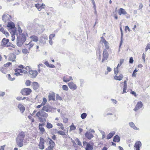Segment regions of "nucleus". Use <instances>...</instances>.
I'll return each instance as SVG.
<instances>
[{"instance_id": "1", "label": "nucleus", "mask_w": 150, "mask_h": 150, "mask_svg": "<svg viewBox=\"0 0 150 150\" xmlns=\"http://www.w3.org/2000/svg\"><path fill=\"white\" fill-rule=\"evenodd\" d=\"M36 116L39 118V120L42 123L39 125V129L42 134L45 132V129L43 126L45 125V122L46 121V118L47 117L48 114L44 112H38L36 114Z\"/></svg>"}, {"instance_id": "2", "label": "nucleus", "mask_w": 150, "mask_h": 150, "mask_svg": "<svg viewBox=\"0 0 150 150\" xmlns=\"http://www.w3.org/2000/svg\"><path fill=\"white\" fill-rule=\"evenodd\" d=\"M25 136V133L23 132H21L17 136L16 142L17 144L20 147H21L23 145V142Z\"/></svg>"}, {"instance_id": "3", "label": "nucleus", "mask_w": 150, "mask_h": 150, "mask_svg": "<svg viewBox=\"0 0 150 150\" xmlns=\"http://www.w3.org/2000/svg\"><path fill=\"white\" fill-rule=\"evenodd\" d=\"M24 67L23 65H21L19 66L17 68L14 70L15 72L14 74V75L16 76H18L19 75H22V74H20V73H24V74L27 73V71L26 70L22 69H23Z\"/></svg>"}, {"instance_id": "4", "label": "nucleus", "mask_w": 150, "mask_h": 150, "mask_svg": "<svg viewBox=\"0 0 150 150\" xmlns=\"http://www.w3.org/2000/svg\"><path fill=\"white\" fill-rule=\"evenodd\" d=\"M49 139L48 143L49 144L48 147L45 150H53V148L55 146V143L50 138H48Z\"/></svg>"}, {"instance_id": "5", "label": "nucleus", "mask_w": 150, "mask_h": 150, "mask_svg": "<svg viewBox=\"0 0 150 150\" xmlns=\"http://www.w3.org/2000/svg\"><path fill=\"white\" fill-rule=\"evenodd\" d=\"M45 139L43 137H41L38 145L39 148L40 149L43 150L45 148Z\"/></svg>"}, {"instance_id": "6", "label": "nucleus", "mask_w": 150, "mask_h": 150, "mask_svg": "<svg viewBox=\"0 0 150 150\" xmlns=\"http://www.w3.org/2000/svg\"><path fill=\"white\" fill-rule=\"evenodd\" d=\"M31 92V89L29 88H23L21 90V91L22 94L24 96H28L29 95Z\"/></svg>"}, {"instance_id": "7", "label": "nucleus", "mask_w": 150, "mask_h": 150, "mask_svg": "<svg viewBox=\"0 0 150 150\" xmlns=\"http://www.w3.org/2000/svg\"><path fill=\"white\" fill-rule=\"evenodd\" d=\"M9 40L8 39L4 38L1 41V45L3 46L9 47V45H11L9 44H10V43L9 42Z\"/></svg>"}, {"instance_id": "8", "label": "nucleus", "mask_w": 150, "mask_h": 150, "mask_svg": "<svg viewBox=\"0 0 150 150\" xmlns=\"http://www.w3.org/2000/svg\"><path fill=\"white\" fill-rule=\"evenodd\" d=\"M108 54L106 49H104L103 53V57L102 60V62H104L105 60H107L108 58Z\"/></svg>"}, {"instance_id": "9", "label": "nucleus", "mask_w": 150, "mask_h": 150, "mask_svg": "<svg viewBox=\"0 0 150 150\" xmlns=\"http://www.w3.org/2000/svg\"><path fill=\"white\" fill-rule=\"evenodd\" d=\"M68 85L69 88L72 91L76 90L77 88L76 85L72 81L69 82L68 83Z\"/></svg>"}, {"instance_id": "10", "label": "nucleus", "mask_w": 150, "mask_h": 150, "mask_svg": "<svg viewBox=\"0 0 150 150\" xmlns=\"http://www.w3.org/2000/svg\"><path fill=\"white\" fill-rule=\"evenodd\" d=\"M29 73L30 74V76L32 78H34L36 77L38 75V72L37 71L35 70L33 71L30 69L29 71Z\"/></svg>"}, {"instance_id": "11", "label": "nucleus", "mask_w": 150, "mask_h": 150, "mask_svg": "<svg viewBox=\"0 0 150 150\" xmlns=\"http://www.w3.org/2000/svg\"><path fill=\"white\" fill-rule=\"evenodd\" d=\"M11 18V16L7 14H4L2 17V20L4 22L9 21Z\"/></svg>"}, {"instance_id": "12", "label": "nucleus", "mask_w": 150, "mask_h": 150, "mask_svg": "<svg viewBox=\"0 0 150 150\" xmlns=\"http://www.w3.org/2000/svg\"><path fill=\"white\" fill-rule=\"evenodd\" d=\"M142 146V144L139 141H137L134 144V147L135 148V150H140V148Z\"/></svg>"}, {"instance_id": "13", "label": "nucleus", "mask_w": 150, "mask_h": 150, "mask_svg": "<svg viewBox=\"0 0 150 150\" xmlns=\"http://www.w3.org/2000/svg\"><path fill=\"white\" fill-rule=\"evenodd\" d=\"M48 100L49 101L55 100V93L54 92L51 93H49L48 95Z\"/></svg>"}, {"instance_id": "14", "label": "nucleus", "mask_w": 150, "mask_h": 150, "mask_svg": "<svg viewBox=\"0 0 150 150\" xmlns=\"http://www.w3.org/2000/svg\"><path fill=\"white\" fill-rule=\"evenodd\" d=\"M42 110L46 112H49L51 111L52 108L50 105H47L43 106Z\"/></svg>"}, {"instance_id": "15", "label": "nucleus", "mask_w": 150, "mask_h": 150, "mask_svg": "<svg viewBox=\"0 0 150 150\" xmlns=\"http://www.w3.org/2000/svg\"><path fill=\"white\" fill-rule=\"evenodd\" d=\"M73 79L72 77L71 76H64L63 79V81L65 82H67L70 81H72Z\"/></svg>"}, {"instance_id": "16", "label": "nucleus", "mask_w": 150, "mask_h": 150, "mask_svg": "<svg viewBox=\"0 0 150 150\" xmlns=\"http://www.w3.org/2000/svg\"><path fill=\"white\" fill-rule=\"evenodd\" d=\"M124 61V59H121L120 61V64L119 65V64H118L117 67L116 68H115L114 69V73L115 74L117 75V74L118 73V67L119 66H120L121 64H122L123 62Z\"/></svg>"}, {"instance_id": "17", "label": "nucleus", "mask_w": 150, "mask_h": 150, "mask_svg": "<svg viewBox=\"0 0 150 150\" xmlns=\"http://www.w3.org/2000/svg\"><path fill=\"white\" fill-rule=\"evenodd\" d=\"M85 137L88 139H91L93 137V135L91 133L87 132L85 134Z\"/></svg>"}, {"instance_id": "18", "label": "nucleus", "mask_w": 150, "mask_h": 150, "mask_svg": "<svg viewBox=\"0 0 150 150\" xmlns=\"http://www.w3.org/2000/svg\"><path fill=\"white\" fill-rule=\"evenodd\" d=\"M48 39L47 36H42L40 37L39 42L41 43L45 44L46 43V41Z\"/></svg>"}, {"instance_id": "19", "label": "nucleus", "mask_w": 150, "mask_h": 150, "mask_svg": "<svg viewBox=\"0 0 150 150\" xmlns=\"http://www.w3.org/2000/svg\"><path fill=\"white\" fill-rule=\"evenodd\" d=\"M127 12L123 8H120L118 11V13L120 16H121L122 15H125L127 14Z\"/></svg>"}, {"instance_id": "20", "label": "nucleus", "mask_w": 150, "mask_h": 150, "mask_svg": "<svg viewBox=\"0 0 150 150\" xmlns=\"http://www.w3.org/2000/svg\"><path fill=\"white\" fill-rule=\"evenodd\" d=\"M24 42H22V41L20 39V37H17L16 44L18 46L21 47Z\"/></svg>"}, {"instance_id": "21", "label": "nucleus", "mask_w": 150, "mask_h": 150, "mask_svg": "<svg viewBox=\"0 0 150 150\" xmlns=\"http://www.w3.org/2000/svg\"><path fill=\"white\" fill-rule=\"evenodd\" d=\"M18 37H20V39L23 42H25L26 39V37L25 33H23L20 36Z\"/></svg>"}, {"instance_id": "22", "label": "nucleus", "mask_w": 150, "mask_h": 150, "mask_svg": "<svg viewBox=\"0 0 150 150\" xmlns=\"http://www.w3.org/2000/svg\"><path fill=\"white\" fill-rule=\"evenodd\" d=\"M143 104H137L134 110L135 111H137L139 109L143 107Z\"/></svg>"}, {"instance_id": "23", "label": "nucleus", "mask_w": 150, "mask_h": 150, "mask_svg": "<svg viewBox=\"0 0 150 150\" xmlns=\"http://www.w3.org/2000/svg\"><path fill=\"white\" fill-rule=\"evenodd\" d=\"M16 58V55L12 53L10 54L9 57V60L12 61L13 62L15 61Z\"/></svg>"}, {"instance_id": "24", "label": "nucleus", "mask_w": 150, "mask_h": 150, "mask_svg": "<svg viewBox=\"0 0 150 150\" xmlns=\"http://www.w3.org/2000/svg\"><path fill=\"white\" fill-rule=\"evenodd\" d=\"M120 141V137L118 135H116L113 138V142H119Z\"/></svg>"}, {"instance_id": "25", "label": "nucleus", "mask_w": 150, "mask_h": 150, "mask_svg": "<svg viewBox=\"0 0 150 150\" xmlns=\"http://www.w3.org/2000/svg\"><path fill=\"white\" fill-rule=\"evenodd\" d=\"M7 26L11 29H13L15 27L14 24L12 22H8Z\"/></svg>"}, {"instance_id": "26", "label": "nucleus", "mask_w": 150, "mask_h": 150, "mask_svg": "<svg viewBox=\"0 0 150 150\" xmlns=\"http://www.w3.org/2000/svg\"><path fill=\"white\" fill-rule=\"evenodd\" d=\"M18 107L20 109L21 113H23L25 110V108L24 106L21 104H19L18 106Z\"/></svg>"}, {"instance_id": "27", "label": "nucleus", "mask_w": 150, "mask_h": 150, "mask_svg": "<svg viewBox=\"0 0 150 150\" xmlns=\"http://www.w3.org/2000/svg\"><path fill=\"white\" fill-rule=\"evenodd\" d=\"M32 86L33 89L35 90H37L39 86L38 83L37 82H33V83Z\"/></svg>"}, {"instance_id": "28", "label": "nucleus", "mask_w": 150, "mask_h": 150, "mask_svg": "<svg viewBox=\"0 0 150 150\" xmlns=\"http://www.w3.org/2000/svg\"><path fill=\"white\" fill-rule=\"evenodd\" d=\"M129 124L130 126L131 127L133 128L134 129L136 130H139V128L135 126L134 123L133 122H130L129 123Z\"/></svg>"}, {"instance_id": "29", "label": "nucleus", "mask_w": 150, "mask_h": 150, "mask_svg": "<svg viewBox=\"0 0 150 150\" xmlns=\"http://www.w3.org/2000/svg\"><path fill=\"white\" fill-rule=\"evenodd\" d=\"M123 78V75L120 74L118 76L116 75L114 76V79L115 80H117L119 81L121 80Z\"/></svg>"}, {"instance_id": "30", "label": "nucleus", "mask_w": 150, "mask_h": 150, "mask_svg": "<svg viewBox=\"0 0 150 150\" xmlns=\"http://www.w3.org/2000/svg\"><path fill=\"white\" fill-rule=\"evenodd\" d=\"M33 41L37 42L38 41V37L35 35H32L30 37Z\"/></svg>"}, {"instance_id": "31", "label": "nucleus", "mask_w": 150, "mask_h": 150, "mask_svg": "<svg viewBox=\"0 0 150 150\" xmlns=\"http://www.w3.org/2000/svg\"><path fill=\"white\" fill-rule=\"evenodd\" d=\"M93 146L90 144H87L86 148V150H92L93 149Z\"/></svg>"}, {"instance_id": "32", "label": "nucleus", "mask_w": 150, "mask_h": 150, "mask_svg": "<svg viewBox=\"0 0 150 150\" xmlns=\"http://www.w3.org/2000/svg\"><path fill=\"white\" fill-rule=\"evenodd\" d=\"M0 71L3 73L6 74L7 73V68L3 66L1 68H0Z\"/></svg>"}, {"instance_id": "33", "label": "nucleus", "mask_w": 150, "mask_h": 150, "mask_svg": "<svg viewBox=\"0 0 150 150\" xmlns=\"http://www.w3.org/2000/svg\"><path fill=\"white\" fill-rule=\"evenodd\" d=\"M107 71L105 72V75H106L108 74V72H110L112 71V69L110 67L107 66Z\"/></svg>"}, {"instance_id": "34", "label": "nucleus", "mask_w": 150, "mask_h": 150, "mask_svg": "<svg viewBox=\"0 0 150 150\" xmlns=\"http://www.w3.org/2000/svg\"><path fill=\"white\" fill-rule=\"evenodd\" d=\"M57 126L60 127V129L62 130H64V128L63 124L62 123H57Z\"/></svg>"}, {"instance_id": "35", "label": "nucleus", "mask_w": 150, "mask_h": 150, "mask_svg": "<svg viewBox=\"0 0 150 150\" xmlns=\"http://www.w3.org/2000/svg\"><path fill=\"white\" fill-rule=\"evenodd\" d=\"M32 42V41H31L28 44H27L26 43L25 44V45H29V46H28V49H29V50H30V49L33 47V44L32 43H31Z\"/></svg>"}, {"instance_id": "36", "label": "nucleus", "mask_w": 150, "mask_h": 150, "mask_svg": "<svg viewBox=\"0 0 150 150\" xmlns=\"http://www.w3.org/2000/svg\"><path fill=\"white\" fill-rule=\"evenodd\" d=\"M46 127L48 129H51L52 128V124L49 122H47L46 125Z\"/></svg>"}, {"instance_id": "37", "label": "nucleus", "mask_w": 150, "mask_h": 150, "mask_svg": "<svg viewBox=\"0 0 150 150\" xmlns=\"http://www.w3.org/2000/svg\"><path fill=\"white\" fill-rule=\"evenodd\" d=\"M100 38L101 40H100V43L101 44L103 43H104L105 42H107V41H106V40L103 36L101 37Z\"/></svg>"}, {"instance_id": "38", "label": "nucleus", "mask_w": 150, "mask_h": 150, "mask_svg": "<svg viewBox=\"0 0 150 150\" xmlns=\"http://www.w3.org/2000/svg\"><path fill=\"white\" fill-rule=\"evenodd\" d=\"M56 99L57 100H62V98L57 94L56 95Z\"/></svg>"}, {"instance_id": "39", "label": "nucleus", "mask_w": 150, "mask_h": 150, "mask_svg": "<svg viewBox=\"0 0 150 150\" xmlns=\"http://www.w3.org/2000/svg\"><path fill=\"white\" fill-rule=\"evenodd\" d=\"M105 46V49H106V50H108L109 49V43H108L107 41V42H105L104 43Z\"/></svg>"}, {"instance_id": "40", "label": "nucleus", "mask_w": 150, "mask_h": 150, "mask_svg": "<svg viewBox=\"0 0 150 150\" xmlns=\"http://www.w3.org/2000/svg\"><path fill=\"white\" fill-rule=\"evenodd\" d=\"M57 133L58 134L62 135H66L65 132L62 131H59L57 132Z\"/></svg>"}, {"instance_id": "41", "label": "nucleus", "mask_w": 150, "mask_h": 150, "mask_svg": "<svg viewBox=\"0 0 150 150\" xmlns=\"http://www.w3.org/2000/svg\"><path fill=\"white\" fill-rule=\"evenodd\" d=\"M70 130H74L76 129V127L73 124H72L70 126Z\"/></svg>"}, {"instance_id": "42", "label": "nucleus", "mask_w": 150, "mask_h": 150, "mask_svg": "<svg viewBox=\"0 0 150 150\" xmlns=\"http://www.w3.org/2000/svg\"><path fill=\"white\" fill-rule=\"evenodd\" d=\"M63 90L67 91L68 90L69 88L67 86L65 85H63L62 87Z\"/></svg>"}, {"instance_id": "43", "label": "nucleus", "mask_w": 150, "mask_h": 150, "mask_svg": "<svg viewBox=\"0 0 150 150\" xmlns=\"http://www.w3.org/2000/svg\"><path fill=\"white\" fill-rule=\"evenodd\" d=\"M123 36V32H121V40L120 41V45H119V51H120V47L121 46L122 43V38Z\"/></svg>"}, {"instance_id": "44", "label": "nucleus", "mask_w": 150, "mask_h": 150, "mask_svg": "<svg viewBox=\"0 0 150 150\" xmlns=\"http://www.w3.org/2000/svg\"><path fill=\"white\" fill-rule=\"evenodd\" d=\"M75 141L77 143V144L79 145H81V142L80 141L79 139L78 138H76L75 139Z\"/></svg>"}, {"instance_id": "45", "label": "nucleus", "mask_w": 150, "mask_h": 150, "mask_svg": "<svg viewBox=\"0 0 150 150\" xmlns=\"http://www.w3.org/2000/svg\"><path fill=\"white\" fill-rule=\"evenodd\" d=\"M31 81L29 80L26 81L25 84L27 86H28L30 85Z\"/></svg>"}, {"instance_id": "46", "label": "nucleus", "mask_w": 150, "mask_h": 150, "mask_svg": "<svg viewBox=\"0 0 150 150\" xmlns=\"http://www.w3.org/2000/svg\"><path fill=\"white\" fill-rule=\"evenodd\" d=\"M112 137V133H110L107 136V139H109Z\"/></svg>"}, {"instance_id": "47", "label": "nucleus", "mask_w": 150, "mask_h": 150, "mask_svg": "<svg viewBox=\"0 0 150 150\" xmlns=\"http://www.w3.org/2000/svg\"><path fill=\"white\" fill-rule=\"evenodd\" d=\"M86 114L85 113H84L81 115V117L82 119H84L86 117Z\"/></svg>"}, {"instance_id": "48", "label": "nucleus", "mask_w": 150, "mask_h": 150, "mask_svg": "<svg viewBox=\"0 0 150 150\" xmlns=\"http://www.w3.org/2000/svg\"><path fill=\"white\" fill-rule=\"evenodd\" d=\"M11 64V62H8L7 63L5 64L4 66L5 67H6L7 68V67L9 66Z\"/></svg>"}, {"instance_id": "49", "label": "nucleus", "mask_w": 150, "mask_h": 150, "mask_svg": "<svg viewBox=\"0 0 150 150\" xmlns=\"http://www.w3.org/2000/svg\"><path fill=\"white\" fill-rule=\"evenodd\" d=\"M63 122L64 123H68V119L67 118L64 117L63 118Z\"/></svg>"}, {"instance_id": "50", "label": "nucleus", "mask_w": 150, "mask_h": 150, "mask_svg": "<svg viewBox=\"0 0 150 150\" xmlns=\"http://www.w3.org/2000/svg\"><path fill=\"white\" fill-rule=\"evenodd\" d=\"M40 6V7H39V8H38V10L39 11H40L42 8H44L45 5L44 4H41V6Z\"/></svg>"}, {"instance_id": "51", "label": "nucleus", "mask_w": 150, "mask_h": 150, "mask_svg": "<svg viewBox=\"0 0 150 150\" xmlns=\"http://www.w3.org/2000/svg\"><path fill=\"white\" fill-rule=\"evenodd\" d=\"M8 79L10 80V81H14L15 80V78H11V75L10 74H8Z\"/></svg>"}, {"instance_id": "52", "label": "nucleus", "mask_w": 150, "mask_h": 150, "mask_svg": "<svg viewBox=\"0 0 150 150\" xmlns=\"http://www.w3.org/2000/svg\"><path fill=\"white\" fill-rule=\"evenodd\" d=\"M137 72V70L136 69L134 70L132 74V77H136V74H135V73Z\"/></svg>"}, {"instance_id": "53", "label": "nucleus", "mask_w": 150, "mask_h": 150, "mask_svg": "<svg viewBox=\"0 0 150 150\" xmlns=\"http://www.w3.org/2000/svg\"><path fill=\"white\" fill-rule=\"evenodd\" d=\"M22 52L23 53L25 54L29 53V52H28V50L26 49H23L22 50Z\"/></svg>"}, {"instance_id": "54", "label": "nucleus", "mask_w": 150, "mask_h": 150, "mask_svg": "<svg viewBox=\"0 0 150 150\" xmlns=\"http://www.w3.org/2000/svg\"><path fill=\"white\" fill-rule=\"evenodd\" d=\"M55 34L54 33L50 34L49 36V39H52V38L55 37Z\"/></svg>"}, {"instance_id": "55", "label": "nucleus", "mask_w": 150, "mask_h": 150, "mask_svg": "<svg viewBox=\"0 0 150 150\" xmlns=\"http://www.w3.org/2000/svg\"><path fill=\"white\" fill-rule=\"evenodd\" d=\"M91 1L92 2V4L93 5V7L94 8V9L96 11V4H95V2L94 1V0H91Z\"/></svg>"}, {"instance_id": "56", "label": "nucleus", "mask_w": 150, "mask_h": 150, "mask_svg": "<svg viewBox=\"0 0 150 150\" xmlns=\"http://www.w3.org/2000/svg\"><path fill=\"white\" fill-rule=\"evenodd\" d=\"M133 58L132 57H131L129 59V62L130 64H132L133 63Z\"/></svg>"}, {"instance_id": "57", "label": "nucleus", "mask_w": 150, "mask_h": 150, "mask_svg": "<svg viewBox=\"0 0 150 150\" xmlns=\"http://www.w3.org/2000/svg\"><path fill=\"white\" fill-rule=\"evenodd\" d=\"M148 49H150V44H148L145 48V51H147Z\"/></svg>"}, {"instance_id": "58", "label": "nucleus", "mask_w": 150, "mask_h": 150, "mask_svg": "<svg viewBox=\"0 0 150 150\" xmlns=\"http://www.w3.org/2000/svg\"><path fill=\"white\" fill-rule=\"evenodd\" d=\"M131 92L130 93L133 95L135 97H136L137 96V94L134 91H133L131 90Z\"/></svg>"}, {"instance_id": "59", "label": "nucleus", "mask_w": 150, "mask_h": 150, "mask_svg": "<svg viewBox=\"0 0 150 150\" xmlns=\"http://www.w3.org/2000/svg\"><path fill=\"white\" fill-rule=\"evenodd\" d=\"M52 132L53 133H57V130L56 129H53L52 130Z\"/></svg>"}, {"instance_id": "60", "label": "nucleus", "mask_w": 150, "mask_h": 150, "mask_svg": "<svg viewBox=\"0 0 150 150\" xmlns=\"http://www.w3.org/2000/svg\"><path fill=\"white\" fill-rule=\"evenodd\" d=\"M5 94V92H4L0 91V97L4 96Z\"/></svg>"}, {"instance_id": "61", "label": "nucleus", "mask_w": 150, "mask_h": 150, "mask_svg": "<svg viewBox=\"0 0 150 150\" xmlns=\"http://www.w3.org/2000/svg\"><path fill=\"white\" fill-rule=\"evenodd\" d=\"M18 31L19 32V33L20 34V33H21L22 32V30L21 28L19 27H18Z\"/></svg>"}, {"instance_id": "62", "label": "nucleus", "mask_w": 150, "mask_h": 150, "mask_svg": "<svg viewBox=\"0 0 150 150\" xmlns=\"http://www.w3.org/2000/svg\"><path fill=\"white\" fill-rule=\"evenodd\" d=\"M40 6H41V4H35V7L37 8V9H38V8H39V7H40Z\"/></svg>"}, {"instance_id": "63", "label": "nucleus", "mask_w": 150, "mask_h": 150, "mask_svg": "<svg viewBox=\"0 0 150 150\" xmlns=\"http://www.w3.org/2000/svg\"><path fill=\"white\" fill-rule=\"evenodd\" d=\"M25 69H24L25 70H26V71H29V70H30V69H30V67H28L27 66L25 68Z\"/></svg>"}, {"instance_id": "64", "label": "nucleus", "mask_w": 150, "mask_h": 150, "mask_svg": "<svg viewBox=\"0 0 150 150\" xmlns=\"http://www.w3.org/2000/svg\"><path fill=\"white\" fill-rule=\"evenodd\" d=\"M48 67L51 68H54L55 67V66L52 64H49Z\"/></svg>"}]
</instances>
